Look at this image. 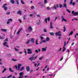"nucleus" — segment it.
<instances>
[{"label": "nucleus", "instance_id": "25", "mask_svg": "<svg viewBox=\"0 0 78 78\" xmlns=\"http://www.w3.org/2000/svg\"><path fill=\"white\" fill-rule=\"evenodd\" d=\"M51 8H53V9H57V8L56 7V6L54 5V6L51 7Z\"/></svg>", "mask_w": 78, "mask_h": 78}, {"label": "nucleus", "instance_id": "20", "mask_svg": "<svg viewBox=\"0 0 78 78\" xmlns=\"http://www.w3.org/2000/svg\"><path fill=\"white\" fill-rule=\"evenodd\" d=\"M12 60L13 61H14V62H15V61H18V59H15L14 58H12Z\"/></svg>", "mask_w": 78, "mask_h": 78}, {"label": "nucleus", "instance_id": "50", "mask_svg": "<svg viewBox=\"0 0 78 78\" xmlns=\"http://www.w3.org/2000/svg\"><path fill=\"white\" fill-rule=\"evenodd\" d=\"M45 21L46 23H47V18L45 19Z\"/></svg>", "mask_w": 78, "mask_h": 78}, {"label": "nucleus", "instance_id": "63", "mask_svg": "<svg viewBox=\"0 0 78 78\" xmlns=\"http://www.w3.org/2000/svg\"><path fill=\"white\" fill-rule=\"evenodd\" d=\"M8 38H6L5 40H4V41H8Z\"/></svg>", "mask_w": 78, "mask_h": 78}, {"label": "nucleus", "instance_id": "13", "mask_svg": "<svg viewBox=\"0 0 78 78\" xmlns=\"http://www.w3.org/2000/svg\"><path fill=\"white\" fill-rule=\"evenodd\" d=\"M18 14H19L20 16L22 14V11H19L17 12Z\"/></svg>", "mask_w": 78, "mask_h": 78}, {"label": "nucleus", "instance_id": "48", "mask_svg": "<svg viewBox=\"0 0 78 78\" xmlns=\"http://www.w3.org/2000/svg\"><path fill=\"white\" fill-rule=\"evenodd\" d=\"M30 40H28V41L26 42V44H28L30 43Z\"/></svg>", "mask_w": 78, "mask_h": 78}, {"label": "nucleus", "instance_id": "61", "mask_svg": "<svg viewBox=\"0 0 78 78\" xmlns=\"http://www.w3.org/2000/svg\"><path fill=\"white\" fill-rule=\"evenodd\" d=\"M61 36H59V37H58L59 40H60V39H61Z\"/></svg>", "mask_w": 78, "mask_h": 78}, {"label": "nucleus", "instance_id": "42", "mask_svg": "<svg viewBox=\"0 0 78 78\" xmlns=\"http://www.w3.org/2000/svg\"><path fill=\"white\" fill-rule=\"evenodd\" d=\"M15 68H16V70H17V69H18V67H17V65H15Z\"/></svg>", "mask_w": 78, "mask_h": 78}, {"label": "nucleus", "instance_id": "40", "mask_svg": "<svg viewBox=\"0 0 78 78\" xmlns=\"http://www.w3.org/2000/svg\"><path fill=\"white\" fill-rule=\"evenodd\" d=\"M40 38L41 39V40H42L43 39H44V37H42V36H41L40 37Z\"/></svg>", "mask_w": 78, "mask_h": 78}, {"label": "nucleus", "instance_id": "24", "mask_svg": "<svg viewBox=\"0 0 78 78\" xmlns=\"http://www.w3.org/2000/svg\"><path fill=\"white\" fill-rule=\"evenodd\" d=\"M46 40V41H50V38L48 37H47Z\"/></svg>", "mask_w": 78, "mask_h": 78}, {"label": "nucleus", "instance_id": "28", "mask_svg": "<svg viewBox=\"0 0 78 78\" xmlns=\"http://www.w3.org/2000/svg\"><path fill=\"white\" fill-rule=\"evenodd\" d=\"M7 70V69H6V68H4V69L2 71V73H4V72H5V71H6V70Z\"/></svg>", "mask_w": 78, "mask_h": 78}, {"label": "nucleus", "instance_id": "62", "mask_svg": "<svg viewBox=\"0 0 78 78\" xmlns=\"http://www.w3.org/2000/svg\"><path fill=\"white\" fill-rule=\"evenodd\" d=\"M35 52L37 53H38V50H36Z\"/></svg>", "mask_w": 78, "mask_h": 78}, {"label": "nucleus", "instance_id": "59", "mask_svg": "<svg viewBox=\"0 0 78 78\" xmlns=\"http://www.w3.org/2000/svg\"><path fill=\"white\" fill-rule=\"evenodd\" d=\"M57 18H58V17H55V18L54 20V21H56V20L57 19Z\"/></svg>", "mask_w": 78, "mask_h": 78}, {"label": "nucleus", "instance_id": "55", "mask_svg": "<svg viewBox=\"0 0 78 78\" xmlns=\"http://www.w3.org/2000/svg\"><path fill=\"white\" fill-rule=\"evenodd\" d=\"M18 21H19L20 23H22V21H21V20H20V19L18 20Z\"/></svg>", "mask_w": 78, "mask_h": 78}, {"label": "nucleus", "instance_id": "9", "mask_svg": "<svg viewBox=\"0 0 78 78\" xmlns=\"http://www.w3.org/2000/svg\"><path fill=\"white\" fill-rule=\"evenodd\" d=\"M28 30L29 31H31L33 30V29L32 28L31 26H30L29 27Z\"/></svg>", "mask_w": 78, "mask_h": 78}, {"label": "nucleus", "instance_id": "26", "mask_svg": "<svg viewBox=\"0 0 78 78\" xmlns=\"http://www.w3.org/2000/svg\"><path fill=\"white\" fill-rule=\"evenodd\" d=\"M11 2L12 4H14V3H15V2H14V1L13 0H12L11 1Z\"/></svg>", "mask_w": 78, "mask_h": 78}, {"label": "nucleus", "instance_id": "38", "mask_svg": "<svg viewBox=\"0 0 78 78\" xmlns=\"http://www.w3.org/2000/svg\"><path fill=\"white\" fill-rule=\"evenodd\" d=\"M39 22H38L37 23L38 25H40L41 24V22H40V20H39Z\"/></svg>", "mask_w": 78, "mask_h": 78}, {"label": "nucleus", "instance_id": "7", "mask_svg": "<svg viewBox=\"0 0 78 78\" xmlns=\"http://www.w3.org/2000/svg\"><path fill=\"white\" fill-rule=\"evenodd\" d=\"M7 42H5L4 43H3V45H4V46H5V47H9V46L8 45H7Z\"/></svg>", "mask_w": 78, "mask_h": 78}, {"label": "nucleus", "instance_id": "53", "mask_svg": "<svg viewBox=\"0 0 78 78\" xmlns=\"http://www.w3.org/2000/svg\"><path fill=\"white\" fill-rule=\"evenodd\" d=\"M42 41H43V42L44 43H46V41L45 40H43Z\"/></svg>", "mask_w": 78, "mask_h": 78}, {"label": "nucleus", "instance_id": "32", "mask_svg": "<svg viewBox=\"0 0 78 78\" xmlns=\"http://www.w3.org/2000/svg\"><path fill=\"white\" fill-rule=\"evenodd\" d=\"M44 4H47V0H44Z\"/></svg>", "mask_w": 78, "mask_h": 78}, {"label": "nucleus", "instance_id": "33", "mask_svg": "<svg viewBox=\"0 0 78 78\" xmlns=\"http://www.w3.org/2000/svg\"><path fill=\"white\" fill-rule=\"evenodd\" d=\"M62 20H63L64 22L67 21V20H66V19H65V18H63V19H62Z\"/></svg>", "mask_w": 78, "mask_h": 78}, {"label": "nucleus", "instance_id": "39", "mask_svg": "<svg viewBox=\"0 0 78 78\" xmlns=\"http://www.w3.org/2000/svg\"><path fill=\"white\" fill-rule=\"evenodd\" d=\"M10 13H11L10 12H8L6 13V14H7V15H9V14H10Z\"/></svg>", "mask_w": 78, "mask_h": 78}, {"label": "nucleus", "instance_id": "44", "mask_svg": "<svg viewBox=\"0 0 78 78\" xmlns=\"http://www.w3.org/2000/svg\"><path fill=\"white\" fill-rule=\"evenodd\" d=\"M66 50V47L64 46L63 47V51H64Z\"/></svg>", "mask_w": 78, "mask_h": 78}, {"label": "nucleus", "instance_id": "22", "mask_svg": "<svg viewBox=\"0 0 78 78\" xmlns=\"http://www.w3.org/2000/svg\"><path fill=\"white\" fill-rule=\"evenodd\" d=\"M9 71L11 72H14V71L12 70V68H9Z\"/></svg>", "mask_w": 78, "mask_h": 78}, {"label": "nucleus", "instance_id": "23", "mask_svg": "<svg viewBox=\"0 0 78 78\" xmlns=\"http://www.w3.org/2000/svg\"><path fill=\"white\" fill-rule=\"evenodd\" d=\"M16 2L17 3V5H19V0H16Z\"/></svg>", "mask_w": 78, "mask_h": 78}, {"label": "nucleus", "instance_id": "52", "mask_svg": "<svg viewBox=\"0 0 78 78\" xmlns=\"http://www.w3.org/2000/svg\"><path fill=\"white\" fill-rule=\"evenodd\" d=\"M4 37H2L1 36H0V39H4Z\"/></svg>", "mask_w": 78, "mask_h": 78}, {"label": "nucleus", "instance_id": "30", "mask_svg": "<svg viewBox=\"0 0 78 78\" xmlns=\"http://www.w3.org/2000/svg\"><path fill=\"white\" fill-rule=\"evenodd\" d=\"M49 34L50 35H51V36H53V35H54V34L53 32H50Z\"/></svg>", "mask_w": 78, "mask_h": 78}, {"label": "nucleus", "instance_id": "14", "mask_svg": "<svg viewBox=\"0 0 78 78\" xmlns=\"http://www.w3.org/2000/svg\"><path fill=\"white\" fill-rule=\"evenodd\" d=\"M34 57L32 56L31 57H30V58H29V60H31V61H32L33 60H34Z\"/></svg>", "mask_w": 78, "mask_h": 78}, {"label": "nucleus", "instance_id": "4", "mask_svg": "<svg viewBox=\"0 0 78 78\" xmlns=\"http://www.w3.org/2000/svg\"><path fill=\"white\" fill-rule=\"evenodd\" d=\"M27 53L28 54H31L32 53V51H32V50L30 49V48L27 49Z\"/></svg>", "mask_w": 78, "mask_h": 78}, {"label": "nucleus", "instance_id": "41", "mask_svg": "<svg viewBox=\"0 0 78 78\" xmlns=\"http://www.w3.org/2000/svg\"><path fill=\"white\" fill-rule=\"evenodd\" d=\"M44 57V56H42V57H40L39 58V60H42V58Z\"/></svg>", "mask_w": 78, "mask_h": 78}, {"label": "nucleus", "instance_id": "49", "mask_svg": "<svg viewBox=\"0 0 78 78\" xmlns=\"http://www.w3.org/2000/svg\"><path fill=\"white\" fill-rule=\"evenodd\" d=\"M66 27L64 26V31H63L64 32H65V31H66Z\"/></svg>", "mask_w": 78, "mask_h": 78}, {"label": "nucleus", "instance_id": "34", "mask_svg": "<svg viewBox=\"0 0 78 78\" xmlns=\"http://www.w3.org/2000/svg\"><path fill=\"white\" fill-rule=\"evenodd\" d=\"M12 75H10V76H8L7 78H11V77H12Z\"/></svg>", "mask_w": 78, "mask_h": 78}, {"label": "nucleus", "instance_id": "31", "mask_svg": "<svg viewBox=\"0 0 78 78\" xmlns=\"http://www.w3.org/2000/svg\"><path fill=\"white\" fill-rule=\"evenodd\" d=\"M38 42V41L37 40V39L36 40V45H38V44H39L38 43H37Z\"/></svg>", "mask_w": 78, "mask_h": 78}, {"label": "nucleus", "instance_id": "18", "mask_svg": "<svg viewBox=\"0 0 78 78\" xmlns=\"http://www.w3.org/2000/svg\"><path fill=\"white\" fill-rule=\"evenodd\" d=\"M26 0H21V3L23 5H25V3L23 1H26Z\"/></svg>", "mask_w": 78, "mask_h": 78}, {"label": "nucleus", "instance_id": "16", "mask_svg": "<svg viewBox=\"0 0 78 78\" xmlns=\"http://www.w3.org/2000/svg\"><path fill=\"white\" fill-rule=\"evenodd\" d=\"M42 51H46L47 49L44 48H42Z\"/></svg>", "mask_w": 78, "mask_h": 78}, {"label": "nucleus", "instance_id": "46", "mask_svg": "<svg viewBox=\"0 0 78 78\" xmlns=\"http://www.w3.org/2000/svg\"><path fill=\"white\" fill-rule=\"evenodd\" d=\"M34 72V70L33 69H32L30 70V73H32V72Z\"/></svg>", "mask_w": 78, "mask_h": 78}, {"label": "nucleus", "instance_id": "21", "mask_svg": "<svg viewBox=\"0 0 78 78\" xmlns=\"http://www.w3.org/2000/svg\"><path fill=\"white\" fill-rule=\"evenodd\" d=\"M73 33V31H71L70 33L69 34V36H70V35H72Z\"/></svg>", "mask_w": 78, "mask_h": 78}, {"label": "nucleus", "instance_id": "8", "mask_svg": "<svg viewBox=\"0 0 78 78\" xmlns=\"http://www.w3.org/2000/svg\"><path fill=\"white\" fill-rule=\"evenodd\" d=\"M50 29H53L54 27L53 26V25H52V22H50Z\"/></svg>", "mask_w": 78, "mask_h": 78}, {"label": "nucleus", "instance_id": "56", "mask_svg": "<svg viewBox=\"0 0 78 78\" xmlns=\"http://www.w3.org/2000/svg\"><path fill=\"white\" fill-rule=\"evenodd\" d=\"M24 52L25 53V56H26V55H27V51H26V50H24Z\"/></svg>", "mask_w": 78, "mask_h": 78}, {"label": "nucleus", "instance_id": "35", "mask_svg": "<svg viewBox=\"0 0 78 78\" xmlns=\"http://www.w3.org/2000/svg\"><path fill=\"white\" fill-rule=\"evenodd\" d=\"M66 11H67V12H69V13H70L71 12V11H70L69 10V9H66Z\"/></svg>", "mask_w": 78, "mask_h": 78}, {"label": "nucleus", "instance_id": "43", "mask_svg": "<svg viewBox=\"0 0 78 78\" xmlns=\"http://www.w3.org/2000/svg\"><path fill=\"white\" fill-rule=\"evenodd\" d=\"M64 47H65V46H66L67 44H66V41H64Z\"/></svg>", "mask_w": 78, "mask_h": 78}, {"label": "nucleus", "instance_id": "1", "mask_svg": "<svg viewBox=\"0 0 78 78\" xmlns=\"http://www.w3.org/2000/svg\"><path fill=\"white\" fill-rule=\"evenodd\" d=\"M6 6H7V4H4L2 6V8H4V9L5 11H7L8 10V8L6 7Z\"/></svg>", "mask_w": 78, "mask_h": 78}, {"label": "nucleus", "instance_id": "45", "mask_svg": "<svg viewBox=\"0 0 78 78\" xmlns=\"http://www.w3.org/2000/svg\"><path fill=\"white\" fill-rule=\"evenodd\" d=\"M47 19V20H48V21H50V17H48Z\"/></svg>", "mask_w": 78, "mask_h": 78}, {"label": "nucleus", "instance_id": "11", "mask_svg": "<svg viewBox=\"0 0 78 78\" xmlns=\"http://www.w3.org/2000/svg\"><path fill=\"white\" fill-rule=\"evenodd\" d=\"M1 30L2 31H3L4 32H6L7 31V29H1Z\"/></svg>", "mask_w": 78, "mask_h": 78}, {"label": "nucleus", "instance_id": "47", "mask_svg": "<svg viewBox=\"0 0 78 78\" xmlns=\"http://www.w3.org/2000/svg\"><path fill=\"white\" fill-rule=\"evenodd\" d=\"M37 58V56H36L34 58V60H35V59H36Z\"/></svg>", "mask_w": 78, "mask_h": 78}, {"label": "nucleus", "instance_id": "3", "mask_svg": "<svg viewBox=\"0 0 78 78\" xmlns=\"http://www.w3.org/2000/svg\"><path fill=\"white\" fill-rule=\"evenodd\" d=\"M23 72H21L19 73L20 76L19 78H23Z\"/></svg>", "mask_w": 78, "mask_h": 78}, {"label": "nucleus", "instance_id": "29", "mask_svg": "<svg viewBox=\"0 0 78 78\" xmlns=\"http://www.w3.org/2000/svg\"><path fill=\"white\" fill-rule=\"evenodd\" d=\"M7 20L9 22H12V20L11 19H9Z\"/></svg>", "mask_w": 78, "mask_h": 78}, {"label": "nucleus", "instance_id": "57", "mask_svg": "<svg viewBox=\"0 0 78 78\" xmlns=\"http://www.w3.org/2000/svg\"><path fill=\"white\" fill-rule=\"evenodd\" d=\"M47 9L49 10V9H51L50 8V7H47Z\"/></svg>", "mask_w": 78, "mask_h": 78}, {"label": "nucleus", "instance_id": "58", "mask_svg": "<svg viewBox=\"0 0 78 78\" xmlns=\"http://www.w3.org/2000/svg\"><path fill=\"white\" fill-rule=\"evenodd\" d=\"M44 32H47V29H44Z\"/></svg>", "mask_w": 78, "mask_h": 78}, {"label": "nucleus", "instance_id": "36", "mask_svg": "<svg viewBox=\"0 0 78 78\" xmlns=\"http://www.w3.org/2000/svg\"><path fill=\"white\" fill-rule=\"evenodd\" d=\"M14 49H15V51H19V49H17L16 48V47L14 48Z\"/></svg>", "mask_w": 78, "mask_h": 78}, {"label": "nucleus", "instance_id": "10", "mask_svg": "<svg viewBox=\"0 0 78 78\" xmlns=\"http://www.w3.org/2000/svg\"><path fill=\"white\" fill-rule=\"evenodd\" d=\"M30 67L29 66H27L26 67V70L27 72H30Z\"/></svg>", "mask_w": 78, "mask_h": 78}, {"label": "nucleus", "instance_id": "12", "mask_svg": "<svg viewBox=\"0 0 78 78\" xmlns=\"http://www.w3.org/2000/svg\"><path fill=\"white\" fill-rule=\"evenodd\" d=\"M47 76H50V78H51L52 76H53V74L52 73H51V74H49L48 75H47Z\"/></svg>", "mask_w": 78, "mask_h": 78}, {"label": "nucleus", "instance_id": "37", "mask_svg": "<svg viewBox=\"0 0 78 78\" xmlns=\"http://www.w3.org/2000/svg\"><path fill=\"white\" fill-rule=\"evenodd\" d=\"M30 8L31 9H33L34 8V6H33L31 7Z\"/></svg>", "mask_w": 78, "mask_h": 78}, {"label": "nucleus", "instance_id": "60", "mask_svg": "<svg viewBox=\"0 0 78 78\" xmlns=\"http://www.w3.org/2000/svg\"><path fill=\"white\" fill-rule=\"evenodd\" d=\"M61 49H62V48H60V49L58 50V52H59V51H61Z\"/></svg>", "mask_w": 78, "mask_h": 78}, {"label": "nucleus", "instance_id": "2", "mask_svg": "<svg viewBox=\"0 0 78 78\" xmlns=\"http://www.w3.org/2000/svg\"><path fill=\"white\" fill-rule=\"evenodd\" d=\"M56 36H62V34H61V31H59L55 34Z\"/></svg>", "mask_w": 78, "mask_h": 78}, {"label": "nucleus", "instance_id": "51", "mask_svg": "<svg viewBox=\"0 0 78 78\" xmlns=\"http://www.w3.org/2000/svg\"><path fill=\"white\" fill-rule=\"evenodd\" d=\"M59 8H62V4H60L59 5Z\"/></svg>", "mask_w": 78, "mask_h": 78}, {"label": "nucleus", "instance_id": "19", "mask_svg": "<svg viewBox=\"0 0 78 78\" xmlns=\"http://www.w3.org/2000/svg\"><path fill=\"white\" fill-rule=\"evenodd\" d=\"M78 12H75L73 14V16H78Z\"/></svg>", "mask_w": 78, "mask_h": 78}, {"label": "nucleus", "instance_id": "27", "mask_svg": "<svg viewBox=\"0 0 78 78\" xmlns=\"http://www.w3.org/2000/svg\"><path fill=\"white\" fill-rule=\"evenodd\" d=\"M24 69H25V67H23L21 68V69H20V71H22V70H24Z\"/></svg>", "mask_w": 78, "mask_h": 78}, {"label": "nucleus", "instance_id": "6", "mask_svg": "<svg viewBox=\"0 0 78 78\" xmlns=\"http://www.w3.org/2000/svg\"><path fill=\"white\" fill-rule=\"evenodd\" d=\"M22 28H20L19 29V30L18 31V32L17 33V34L18 35L20 33V31H22Z\"/></svg>", "mask_w": 78, "mask_h": 78}, {"label": "nucleus", "instance_id": "64", "mask_svg": "<svg viewBox=\"0 0 78 78\" xmlns=\"http://www.w3.org/2000/svg\"><path fill=\"white\" fill-rule=\"evenodd\" d=\"M10 23L8 21H7V24H9V23Z\"/></svg>", "mask_w": 78, "mask_h": 78}, {"label": "nucleus", "instance_id": "15", "mask_svg": "<svg viewBox=\"0 0 78 78\" xmlns=\"http://www.w3.org/2000/svg\"><path fill=\"white\" fill-rule=\"evenodd\" d=\"M30 41L32 42V43H34V39L33 38H32L30 40Z\"/></svg>", "mask_w": 78, "mask_h": 78}, {"label": "nucleus", "instance_id": "17", "mask_svg": "<svg viewBox=\"0 0 78 78\" xmlns=\"http://www.w3.org/2000/svg\"><path fill=\"white\" fill-rule=\"evenodd\" d=\"M63 6L64 8H67V4L66 3H63Z\"/></svg>", "mask_w": 78, "mask_h": 78}, {"label": "nucleus", "instance_id": "5", "mask_svg": "<svg viewBox=\"0 0 78 78\" xmlns=\"http://www.w3.org/2000/svg\"><path fill=\"white\" fill-rule=\"evenodd\" d=\"M22 66V64H18V69L17 70H20V67Z\"/></svg>", "mask_w": 78, "mask_h": 78}, {"label": "nucleus", "instance_id": "54", "mask_svg": "<svg viewBox=\"0 0 78 78\" xmlns=\"http://www.w3.org/2000/svg\"><path fill=\"white\" fill-rule=\"evenodd\" d=\"M36 16L37 17H41V15L39 14L37 15Z\"/></svg>", "mask_w": 78, "mask_h": 78}]
</instances>
